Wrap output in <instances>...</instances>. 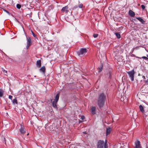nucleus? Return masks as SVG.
<instances>
[{
  "mask_svg": "<svg viewBox=\"0 0 148 148\" xmlns=\"http://www.w3.org/2000/svg\"><path fill=\"white\" fill-rule=\"evenodd\" d=\"M106 100V96L103 93L101 94L99 96L97 101L98 105L99 107H102Z\"/></svg>",
  "mask_w": 148,
  "mask_h": 148,
  "instance_id": "obj_1",
  "label": "nucleus"
},
{
  "mask_svg": "<svg viewBox=\"0 0 148 148\" xmlns=\"http://www.w3.org/2000/svg\"><path fill=\"white\" fill-rule=\"evenodd\" d=\"M97 148H108L106 140L105 142L103 140H99L97 143Z\"/></svg>",
  "mask_w": 148,
  "mask_h": 148,
  "instance_id": "obj_2",
  "label": "nucleus"
},
{
  "mask_svg": "<svg viewBox=\"0 0 148 148\" xmlns=\"http://www.w3.org/2000/svg\"><path fill=\"white\" fill-rule=\"evenodd\" d=\"M59 97V94L58 93L56 95L55 97V99L53 100V101L52 102L53 106L55 108H57L56 104L58 100Z\"/></svg>",
  "mask_w": 148,
  "mask_h": 148,
  "instance_id": "obj_3",
  "label": "nucleus"
},
{
  "mask_svg": "<svg viewBox=\"0 0 148 148\" xmlns=\"http://www.w3.org/2000/svg\"><path fill=\"white\" fill-rule=\"evenodd\" d=\"M87 51V50L86 48H81L77 53L79 56H81L82 55L85 54Z\"/></svg>",
  "mask_w": 148,
  "mask_h": 148,
  "instance_id": "obj_4",
  "label": "nucleus"
},
{
  "mask_svg": "<svg viewBox=\"0 0 148 148\" xmlns=\"http://www.w3.org/2000/svg\"><path fill=\"white\" fill-rule=\"evenodd\" d=\"M127 74L131 78V80L133 81L134 80V76L135 74V72L134 70H132L131 71L127 72Z\"/></svg>",
  "mask_w": 148,
  "mask_h": 148,
  "instance_id": "obj_5",
  "label": "nucleus"
},
{
  "mask_svg": "<svg viewBox=\"0 0 148 148\" xmlns=\"http://www.w3.org/2000/svg\"><path fill=\"white\" fill-rule=\"evenodd\" d=\"M20 132L22 134H24L26 132V129L23 126L21 125V127L19 129Z\"/></svg>",
  "mask_w": 148,
  "mask_h": 148,
  "instance_id": "obj_6",
  "label": "nucleus"
},
{
  "mask_svg": "<svg viewBox=\"0 0 148 148\" xmlns=\"http://www.w3.org/2000/svg\"><path fill=\"white\" fill-rule=\"evenodd\" d=\"M135 144L136 145L135 148H142L139 141H136L135 143Z\"/></svg>",
  "mask_w": 148,
  "mask_h": 148,
  "instance_id": "obj_7",
  "label": "nucleus"
},
{
  "mask_svg": "<svg viewBox=\"0 0 148 148\" xmlns=\"http://www.w3.org/2000/svg\"><path fill=\"white\" fill-rule=\"evenodd\" d=\"M27 39V45L26 46V48L28 49V47L31 45V39L30 38H29Z\"/></svg>",
  "mask_w": 148,
  "mask_h": 148,
  "instance_id": "obj_8",
  "label": "nucleus"
},
{
  "mask_svg": "<svg viewBox=\"0 0 148 148\" xmlns=\"http://www.w3.org/2000/svg\"><path fill=\"white\" fill-rule=\"evenodd\" d=\"M68 7L67 6H65V7H63L61 10L63 12H67L68 11Z\"/></svg>",
  "mask_w": 148,
  "mask_h": 148,
  "instance_id": "obj_9",
  "label": "nucleus"
},
{
  "mask_svg": "<svg viewBox=\"0 0 148 148\" xmlns=\"http://www.w3.org/2000/svg\"><path fill=\"white\" fill-rule=\"evenodd\" d=\"M36 65L37 67L40 68L41 66V63L40 60H37L36 61Z\"/></svg>",
  "mask_w": 148,
  "mask_h": 148,
  "instance_id": "obj_10",
  "label": "nucleus"
},
{
  "mask_svg": "<svg viewBox=\"0 0 148 148\" xmlns=\"http://www.w3.org/2000/svg\"><path fill=\"white\" fill-rule=\"evenodd\" d=\"M129 13L130 16L132 17H134L135 15V13L131 10L129 11Z\"/></svg>",
  "mask_w": 148,
  "mask_h": 148,
  "instance_id": "obj_11",
  "label": "nucleus"
},
{
  "mask_svg": "<svg viewBox=\"0 0 148 148\" xmlns=\"http://www.w3.org/2000/svg\"><path fill=\"white\" fill-rule=\"evenodd\" d=\"M143 77L145 80V82L146 84H148V75L146 76H143Z\"/></svg>",
  "mask_w": 148,
  "mask_h": 148,
  "instance_id": "obj_12",
  "label": "nucleus"
},
{
  "mask_svg": "<svg viewBox=\"0 0 148 148\" xmlns=\"http://www.w3.org/2000/svg\"><path fill=\"white\" fill-rule=\"evenodd\" d=\"M136 18L143 24H145V21H144L142 18L140 17H138Z\"/></svg>",
  "mask_w": 148,
  "mask_h": 148,
  "instance_id": "obj_13",
  "label": "nucleus"
},
{
  "mask_svg": "<svg viewBox=\"0 0 148 148\" xmlns=\"http://www.w3.org/2000/svg\"><path fill=\"white\" fill-rule=\"evenodd\" d=\"M96 110V108L95 107H92L91 109V111L93 114H95V111Z\"/></svg>",
  "mask_w": 148,
  "mask_h": 148,
  "instance_id": "obj_14",
  "label": "nucleus"
},
{
  "mask_svg": "<svg viewBox=\"0 0 148 148\" xmlns=\"http://www.w3.org/2000/svg\"><path fill=\"white\" fill-rule=\"evenodd\" d=\"M139 108L140 111L143 113H144L145 112L143 107L141 105H140L139 106Z\"/></svg>",
  "mask_w": 148,
  "mask_h": 148,
  "instance_id": "obj_15",
  "label": "nucleus"
},
{
  "mask_svg": "<svg viewBox=\"0 0 148 148\" xmlns=\"http://www.w3.org/2000/svg\"><path fill=\"white\" fill-rule=\"evenodd\" d=\"M111 130V129L110 128H109L107 129L106 130V135L107 136L108 134H109Z\"/></svg>",
  "mask_w": 148,
  "mask_h": 148,
  "instance_id": "obj_16",
  "label": "nucleus"
},
{
  "mask_svg": "<svg viewBox=\"0 0 148 148\" xmlns=\"http://www.w3.org/2000/svg\"><path fill=\"white\" fill-rule=\"evenodd\" d=\"M40 71L44 73L45 70V66H43L40 69Z\"/></svg>",
  "mask_w": 148,
  "mask_h": 148,
  "instance_id": "obj_17",
  "label": "nucleus"
},
{
  "mask_svg": "<svg viewBox=\"0 0 148 148\" xmlns=\"http://www.w3.org/2000/svg\"><path fill=\"white\" fill-rule=\"evenodd\" d=\"M4 91L1 89H0V97H2L3 95Z\"/></svg>",
  "mask_w": 148,
  "mask_h": 148,
  "instance_id": "obj_18",
  "label": "nucleus"
},
{
  "mask_svg": "<svg viewBox=\"0 0 148 148\" xmlns=\"http://www.w3.org/2000/svg\"><path fill=\"white\" fill-rule=\"evenodd\" d=\"M12 102L13 104H15V103L16 104H18L17 100L16 99H14L12 101Z\"/></svg>",
  "mask_w": 148,
  "mask_h": 148,
  "instance_id": "obj_19",
  "label": "nucleus"
},
{
  "mask_svg": "<svg viewBox=\"0 0 148 148\" xmlns=\"http://www.w3.org/2000/svg\"><path fill=\"white\" fill-rule=\"evenodd\" d=\"M115 34L117 38H120L121 36L120 34L118 33H116Z\"/></svg>",
  "mask_w": 148,
  "mask_h": 148,
  "instance_id": "obj_20",
  "label": "nucleus"
},
{
  "mask_svg": "<svg viewBox=\"0 0 148 148\" xmlns=\"http://www.w3.org/2000/svg\"><path fill=\"white\" fill-rule=\"evenodd\" d=\"M103 66L101 65L100 67L99 68L98 70L99 72H100L102 71L103 69Z\"/></svg>",
  "mask_w": 148,
  "mask_h": 148,
  "instance_id": "obj_21",
  "label": "nucleus"
},
{
  "mask_svg": "<svg viewBox=\"0 0 148 148\" xmlns=\"http://www.w3.org/2000/svg\"><path fill=\"white\" fill-rule=\"evenodd\" d=\"M16 7L18 9H19L21 8V5L18 4L16 5Z\"/></svg>",
  "mask_w": 148,
  "mask_h": 148,
  "instance_id": "obj_22",
  "label": "nucleus"
},
{
  "mask_svg": "<svg viewBox=\"0 0 148 148\" xmlns=\"http://www.w3.org/2000/svg\"><path fill=\"white\" fill-rule=\"evenodd\" d=\"M78 7L79 8H81L83 7V5L82 4H79L78 5Z\"/></svg>",
  "mask_w": 148,
  "mask_h": 148,
  "instance_id": "obj_23",
  "label": "nucleus"
},
{
  "mask_svg": "<svg viewBox=\"0 0 148 148\" xmlns=\"http://www.w3.org/2000/svg\"><path fill=\"white\" fill-rule=\"evenodd\" d=\"M142 58L145 59V60L148 61V58L147 57L145 56H143Z\"/></svg>",
  "mask_w": 148,
  "mask_h": 148,
  "instance_id": "obj_24",
  "label": "nucleus"
},
{
  "mask_svg": "<svg viewBox=\"0 0 148 148\" xmlns=\"http://www.w3.org/2000/svg\"><path fill=\"white\" fill-rule=\"evenodd\" d=\"M98 36V34H94L93 35V37L95 38L97 37Z\"/></svg>",
  "mask_w": 148,
  "mask_h": 148,
  "instance_id": "obj_25",
  "label": "nucleus"
},
{
  "mask_svg": "<svg viewBox=\"0 0 148 148\" xmlns=\"http://www.w3.org/2000/svg\"><path fill=\"white\" fill-rule=\"evenodd\" d=\"M141 7L143 10L145 8V7L144 5H142Z\"/></svg>",
  "mask_w": 148,
  "mask_h": 148,
  "instance_id": "obj_26",
  "label": "nucleus"
},
{
  "mask_svg": "<svg viewBox=\"0 0 148 148\" xmlns=\"http://www.w3.org/2000/svg\"><path fill=\"white\" fill-rule=\"evenodd\" d=\"M32 34L33 36L34 37H36V36L35 34H34V33L32 31Z\"/></svg>",
  "mask_w": 148,
  "mask_h": 148,
  "instance_id": "obj_27",
  "label": "nucleus"
},
{
  "mask_svg": "<svg viewBox=\"0 0 148 148\" xmlns=\"http://www.w3.org/2000/svg\"><path fill=\"white\" fill-rule=\"evenodd\" d=\"M12 96L11 95H9V99H12Z\"/></svg>",
  "mask_w": 148,
  "mask_h": 148,
  "instance_id": "obj_28",
  "label": "nucleus"
},
{
  "mask_svg": "<svg viewBox=\"0 0 148 148\" xmlns=\"http://www.w3.org/2000/svg\"><path fill=\"white\" fill-rule=\"evenodd\" d=\"M85 117L84 116H81V119L84 120V119Z\"/></svg>",
  "mask_w": 148,
  "mask_h": 148,
  "instance_id": "obj_29",
  "label": "nucleus"
},
{
  "mask_svg": "<svg viewBox=\"0 0 148 148\" xmlns=\"http://www.w3.org/2000/svg\"><path fill=\"white\" fill-rule=\"evenodd\" d=\"M77 8V6L76 5L73 8V9H76V8Z\"/></svg>",
  "mask_w": 148,
  "mask_h": 148,
  "instance_id": "obj_30",
  "label": "nucleus"
},
{
  "mask_svg": "<svg viewBox=\"0 0 148 148\" xmlns=\"http://www.w3.org/2000/svg\"><path fill=\"white\" fill-rule=\"evenodd\" d=\"M3 72H4V73H7V71H5V70H3Z\"/></svg>",
  "mask_w": 148,
  "mask_h": 148,
  "instance_id": "obj_31",
  "label": "nucleus"
},
{
  "mask_svg": "<svg viewBox=\"0 0 148 148\" xmlns=\"http://www.w3.org/2000/svg\"><path fill=\"white\" fill-rule=\"evenodd\" d=\"M5 11H6V12H7L8 13H9L7 11L5 10Z\"/></svg>",
  "mask_w": 148,
  "mask_h": 148,
  "instance_id": "obj_32",
  "label": "nucleus"
},
{
  "mask_svg": "<svg viewBox=\"0 0 148 148\" xmlns=\"http://www.w3.org/2000/svg\"><path fill=\"white\" fill-rule=\"evenodd\" d=\"M83 133H84V134H86V132H83Z\"/></svg>",
  "mask_w": 148,
  "mask_h": 148,
  "instance_id": "obj_33",
  "label": "nucleus"
},
{
  "mask_svg": "<svg viewBox=\"0 0 148 148\" xmlns=\"http://www.w3.org/2000/svg\"><path fill=\"white\" fill-rule=\"evenodd\" d=\"M146 148H148V145L146 146Z\"/></svg>",
  "mask_w": 148,
  "mask_h": 148,
  "instance_id": "obj_34",
  "label": "nucleus"
},
{
  "mask_svg": "<svg viewBox=\"0 0 148 148\" xmlns=\"http://www.w3.org/2000/svg\"><path fill=\"white\" fill-rule=\"evenodd\" d=\"M29 133H28V134H27V135H29Z\"/></svg>",
  "mask_w": 148,
  "mask_h": 148,
  "instance_id": "obj_35",
  "label": "nucleus"
},
{
  "mask_svg": "<svg viewBox=\"0 0 148 148\" xmlns=\"http://www.w3.org/2000/svg\"><path fill=\"white\" fill-rule=\"evenodd\" d=\"M147 57H148V55H147Z\"/></svg>",
  "mask_w": 148,
  "mask_h": 148,
  "instance_id": "obj_36",
  "label": "nucleus"
}]
</instances>
